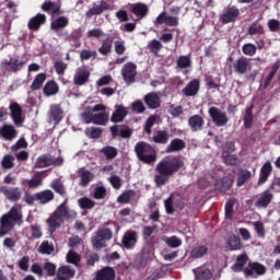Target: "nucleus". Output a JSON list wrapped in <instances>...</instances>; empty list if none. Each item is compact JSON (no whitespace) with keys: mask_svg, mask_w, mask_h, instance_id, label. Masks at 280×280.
Instances as JSON below:
<instances>
[{"mask_svg":"<svg viewBox=\"0 0 280 280\" xmlns=\"http://www.w3.org/2000/svg\"><path fill=\"white\" fill-rule=\"evenodd\" d=\"M183 162L178 160V158L168 156L165 158L156 165L155 183L156 185H165L167 180H170V176H172L175 172H178L180 167H183Z\"/></svg>","mask_w":280,"mask_h":280,"instance_id":"f257e3e1","label":"nucleus"},{"mask_svg":"<svg viewBox=\"0 0 280 280\" xmlns=\"http://www.w3.org/2000/svg\"><path fill=\"white\" fill-rule=\"evenodd\" d=\"M85 124H95L96 126H106L108 124V112L103 104L86 106L81 115Z\"/></svg>","mask_w":280,"mask_h":280,"instance_id":"f03ea898","label":"nucleus"},{"mask_svg":"<svg viewBox=\"0 0 280 280\" xmlns=\"http://www.w3.org/2000/svg\"><path fill=\"white\" fill-rule=\"evenodd\" d=\"M22 220L23 213L21 212V207L11 208V210L0 219V237L8 235L16 224H21Z\"/></svg>","mask_w":280,"mask_h":280,"instance_id":"7ed1b4c3","label":"nucleus"},{"mask_svg":"<svg viewBox=\"0 0 280 280\" xmlns=\"http://www.w3.org/2000/svg\"><path fill=\"white\" fill-rule=\"evenodd\" d=\"M66 218H69V208L66 203H61L47 219L49 233H56V229L65 224Z\"/></svg>","mask_w":280,"mask_h":280,"instance_id":"20e7f679","label":"nucleus"},{"mask_svg":"<svg viewBox=\"0 0 280 280\" xmlns=\"http://www.w3.org/2000/svg\"><path fill=\"white\" fill-rule=\"evenodd\" d=\"M135 152L142 163H154L156 161V151L147 142H138Z\"/></svg>","mask_w":280,"mask_h":280,"instance_id":"39448f33","label":"nucleus"},{"mask_svg":"<svg viewBox=\"0 0 280 280\" xmlns=\"http://www.w3.org/2000/svg\"><path fill=\"white\" fill-rule=\"evenodd\" d=\"M113 240V231L108 229L100 230L94 237H92V246L100 250L106 246V242Z\"/></svg>","mask_w":280,"mask_h":280,"instance_id":"423d86ee","label":"nucleus"},{"mask_svg":"<svg viewBox=\"0 0 280 280\" xmlns=\"http://www.w3.org/2000/svg\"><path fill=\"white\" fill-rule=\"evenodd\" d=\"M209 115L213 121L219 127L226 126L229 124V116L226 113L218 109V107H210Z\"/></svg>","mask_w":280,"mask_h":280,"instance_id":"0eeeda50","label":"nucleus"},{"mask_svg":"<svg viewBox=\"0 0 280 280\" xmlns=\"http://www.w3.org/2000/svg\"><path fill=\"white\" fill-rule=\"evenodd\" d=\"M121 75L126 84H132L137 77V65L133 62H127L121 68Z\"/></svg>","mask_w":280,"mask_h":280,"instance_id":"6e6552de","label":"nucleus"},{"mask_svg":"<svg viewBox=\"0 0 280 280\" xmlns=\"http://www.w3.org/2000/svg\"><path fill=\"white\" fill-rule=\"evenodd\" d=\"M62 163H65V159L60 155L56 159L51 158V155H43L37 159L35 167H49L50 165L60 166Z\"/></svg>","mask_w":280,"mask_h":280,"instance_id":"1a4fd4ad","label":"nucleus"},{"mask_svg":"<svg viewBox=\"0 0 280 280\" xmlns=\"http://www.w3.org/2000/svg\"><path fill=\"white\" fill-rule=\"evenodd\" d=\"M91 77V71L86 66H81L78 68L73 75V82L77 86H82L89 82V78Z\"/></svg>","mask_w":280,"mask_h":280,"instance_id":"9d476101","label":"nucleus"},{"mask_svg":"<svg viewBox=\"0 0 280 280\" xmlns=\"http://www.w3.org/2000/svg\"><path fill=\"white\" fill-rule=\"evenodd\" d=\"M245 277H259L261 275H266V266L259 262H250L244 269Z\"/></svg>","mask_w":280,"mask_h":280,"instance_id":"9b49d317","label":"nucleus"},{"mask_svg":"<svg viewBox=\"0 0 280 280\" xmlns=\"http://www.w3.org/2000/svg\"><path fill=\"white\" fill-rule=\"evenodd\" d=\"M168 25V27H176L178 25V18L175 15H167V13L162 12L158 15L154 21L155 25Z\"/></svg>","mask_w":280,"mask_h":280,"instance_id":"f8f14e48","label":"nucleus"},{"mask_svg":"<svg viewBox=\"0 0 280 280\" xmlns=\"http://www.w3.org/2000/svg\"><path fill=\"white\" fill-rule=\"evenodd\" d=\"M9 110L15 126H21L24 121L23 109L21 108V105H19L18 103H11V105L9 106Z\"/></svg>","mask_w":280,"mask_h":280,"instance_id":"ddd939ff","label":"nucleus"},{"mask_svg":"<svg viewBox=\"0 0 280 280\" xmlns=\"http://www.w3.org/2000/svg\"><path fill=\"white\" fill-rule=\"evenodd\" d=\"M48 121L54 126H58L62 121V108L60 105H51L48 113Z\"/></svg>","mask_w":280,"mask_h":280,"instance_id":"4468645a","label":"nucleus"},{"mask_svg":"<svg viewBox=\"0 0 280 280\" xmlns=\"http://www.w3.org/2000/svg\"><path fill=\"white\" fill-rule=\"evenodd\" d=\"M127 115L128 109L124 107V105H115V110L112 114L110 121H113V124H119L126 119Z\"/></svg>","mask_w":280,"mask_h":280,"instance_id":"2eb2a0df","label":"nucleus"},{"mask_svg":"<svg viewBox=\"0 0 280 280\" xmlns=\"http://www.w3.org/2000/svg\"><path fill=\"white\" fill-rule=\"evenodd\" d=\"M233 67L236 73L243 75V73H246V71L250 70V59L242 57L233 63Z\"/></svg>","mask_w":280,"mask_h":280,"instance_id":"dca6fc26","label":"nucleus"},{"mask_svg":"<svg viewBox=\"0 0 280 280\" xmlns=\"http://www.w3.org/2000/svg\"><path fill=\"white\" fill-rule=\"evenodd\" d=\"M199 91H200V81L192 80L185 86V89L183 90V93L186 95V97H194V95H198Z\"/></svg>","mask_w":280,"mask_h":280,"instance_id":"f3484780","label":"nucleus"},{"mask_svg":"<svg viewBox=\"0 0 280 280\" xmlns=\"http://www.w3.org/2000/svg\"><path fill=\"white\" fill-rule=\"evenodd\" d=\"M137 232L135 231H127L122 237V246L125 248H135L137 244Z\"/></svg>","mask_w":280,"mask_h":280,"instance_id":"a211bd4d","label":"nucleus"},{"mask_svg":"<svg viewBox=\"0 0 280 280\" xmlns=\"http://www.w3.org/2000/svg\"><path fill=\"white\" fill-rule=\"evenodd\" d=\"M75 277V270L71 269L70 266H61L57 271L58 280H69Z\"/></svg>","mask_w":280,"mask_h":280,"instance_id":"6ab92c4d","label":"nucleus"},{"mask_svg":"<svg viewBox=\"0 0 280 280\" xmlns=\"http://www.w3.org/2000/svg\"><path fill=\"white\" fill-rule=\"evenodd\" d=\"M45 21H47L45 14H37L28 21V28L38 32L40 25H44Z\"/></svg>","mask_w":280,"mask_h":280,"instance_id":"aec40b11","label":"nucleus"},{"mask_svg":"<svg viewBox=\"0 0 280 280\" xmlns=\"http://www.w3.org/2000/svg\"><path fill=\"white\" fill-rule=\"evenodd\" d=\"M25 233L28 240H40V237H43V230H40V225L38 224H33L30 228H26Z\"/></svg>","mask_w":280,"mask_h":280,"instance_id":"412c9836","label":"nucleus"},{"mask_svg":"<svg viewBox=\"0 0 280 280\" xmlns=\"http://www.w3.org/2000/svg\"><path fill=\"white\" fill-rule=\"evenodd\" d=\"M130 10L138 19H143L148 14V5L141 2L130 4Z\"/></svg>","mask_w":280,"mask_h":280,"instance_id":"4be33fe9","label":"nucleus"},{"mask_svg":"<svg viewBox=\"0 0 280 280\" xmlns=\"http://www.w3.org/2000/svg\"><path fill=\"white\" fill-rule=\"evenodd\" d=\"M108 10V4L106 2H101L98 4H93V7L85 13L88 19L91 16H95L97 14H102Z\"/></svg>","mask_w":280,"mask_h":280,"instance_id":"5701e85b","label":"nucleus"},{"mask_svg":"<svg viewBox=\"0 0 280 280\" xmlns=\"http://www.w3.org/2000/svg\"><path fill=\"white\" fill-rule=\"evenodd\" d=\"M272 174V163L266 162L260 168V177L258 179L259 185H264L268 180V177Z\"/></svg>","mask_w":280,"mask_h":280,"instance_id":"b1692460","label":"nucleus"},{"mask_svg":"<svg viewBox=\"0 0 280 280\" xmlns=\"http://www.w3.org/2000/svg\"><path fill=\"white\" fill-rule=\"evenodd\" d=\"M192 272H195L197 280H213V273L208 268L200 267L198 269H194Z\"/></svg>","mask_w":280,"mask_h":280,"instance_id":"393cba45","label":"nucleus"},{"mask_svg":"<svg viewBox=\"0 0 280 280\" xmlns=\"http://www.w3.org/2000/svg\"><path fill=\"white\" fill-rule=\"evenodd\" d=\"M0 135L7 141H12V139H14L16 137V129H14V126L4 125L0 129Z\"/></svg>","mask_w":280,"mask_h":280,"instance_id":"a878e982","label":"nucleus"},{"mask_svg":"<svg viewBox=\"0 0 280 280\" xmlns=\"http://www.w3.org/2000/svg\"><path fill=\"white\" fill-rule=\"evenodd\" d=\"M144 102L149 108H159L161 106V97L155 93H149L144 96Z\"/></svg>","mask_w":280,"mask_h":280,"instance_id":"bb28decb","label":"nucleus"},{"mask_svg":"<svg viewBox=\"0 0 280 280\" xmlns=\"http://www.w3.org/2000/svg\"><path fill=\"white\" fill-rule=\"evenodd\" d=\"M237 14H240V11L235 8H230L226 11L223 12L221 15L222 23H233L235 19H237Z\"/></svg>","mask_w":280,"mask_h":280,"instance_id":"cd10ccee","label":"nucleus"},{"mask_svg":"<svg viewBox=\"0 0 280 280\" xmlns=\"http://www.w3.org/2000/svg\"><path fill=\"white\" fill-rule=\"evenodd\" d=\"M188 124L192 132H198V130H202V126H205V120L199 115H195L189 118Z\"/></svg>","mask_w":280,"mask_h":280,"instance_id":"c85d7f7f","label":"nucleus"},{"mask_svg":"<svg viewBox=\"0 0 280 280\" xmlns=\"http://www.w3.org/2000/svg\"><path fill=\"white\" fill-rule=\"evenodd\" d=\"M115 279V270L110 267H105L96 273V280H113Z\"/></svg>","mask_w":280,"mask_h":280,"instance_id":"c756f323","label":"nucleus"},{"mask_svg":"<svg viewBox=\"0 0 280 280\" xmlns=\"http://www.w3.org/2000/svg\"><path fill=\"white\" fill-rule=\"evenodd\" d=\"M226 245L230 250H241L242 241L235 234H231L226 240Z\"/></svg>","mask_w":280,"mask_h":280,"instance_id":"7c9ffc66","label":"nucleus"},{"mask_svg":"<svg viewBox=\"0 0 280 280\" xmlns=\"http://www.w3.org/2000/svg\"><path fill=\"white\" fill-rule=\"evenodd\" d=\"M152 141L154 143L165 144L170 141V131L167 130H158L155 135L152 137Z\"/></svg>","mask_w":280,"mask_h":280,"instance_id":"2f4dec72","label":"nucleus"},{"mask_svg":"<svg viewBox=\"0 0 280 280\" xmlns=\"http://www.w3.org/2000/svg\"><path fill=\"white\" fill-rule=\"evenodd\" d=\"M69 25V19L65 16H59L55 20H52L50 27L55 31L58 32L59 30H65Z\"/></svg>","mask_w":280,"mask_h":280,"instance_id":"473e14b6","label":"nucleus"},{"mask_svg":"<svg viewBox=\"0 0 280 280\" xmlns=\"http://www.w3.org/2000/svg\"><path fill=\"white\" fill-rule=\"evenodd\" d=\"M1 191L5 196V198H8V200L15 201L19 200V198H21V191L19 190V188L2 187Z\"/></svg>","mask_w":280,"mask_h":280,"instance_id":"72a5a7b5","label":"nucleus"},{"mask_svg":"<svg viewBox=\"0 0 280 280\" xmlns=\"http://www.w3.org/2000/svg\"><path fill=\"white\" fill-rule=\"evenodd\" d=\"M35 200H38L42 205H47L50 200H54V191L44 190L35 194Z\"/></svg>","mask_w":280,"mask_h":280,"instance_id":"f704fd0d","label":"nucleus"},{"mask_svg":"<svg viewBox=\"0 0 280 280\" xmlns=\"http://www.w3.org/2000/svg\"><path fill=\"white\" fill-rule=\"evenodd\" d=\"M271 201H272V194H270V191H265L260 195V197L256 201V207L261 209L264 207L269 206Z\"/></svg>","mask_w":280,"mask_h":280,"instance_id":"c9c22d12","label":"nucleus"},{"mask_svg":"<svg viewBox=\"0 0 280 280\" xmlns=\"http://www.w3.org/2000/svg\"><path fill=\"white\" fill-rule=\"evenodd\" d=\"M113 137H121L122 139H128L132 137V130L130 129H119L117 126L110 128Z\"/></svg>","mask_w":280,"mask_h":280,"instance_id":"e433bc0d","label":"nucleus"},{"mask_svg":"<svg viewBox=\"0 0 280 280\" xmlns=\"http://www.w3.org/2000/svg\"><path fill=\"white\" fill-rule=\"evenodd\" d=\"M253 174L248 170H241L237 174V187H242V185H245L247 180H250V177Z\"/></svg>","mask_w":280,"mask_h":280,"instance_id":"4c0bfd02","label":"nucleus"},{"mask_svg":"<svg viewBox=\"0 0 280 280\" xmlns=\"http://www.w3.org/2000/svg\"><path fill=\"white\" fill-rule=\"evenodd\" d=\"M59 91L58 83L56 81H48L44 86V93L48 97L56 95Z\"/></svg>","mask_w":280,"mask_h":280,"instance_id":"58836bf2","label":"nucleus"},{"mask_svg":"<svg viewBox=\"0 0 280 280\" xmlns=\"http://www.w3.org/2000/svg\"><path fill=\"white\" fill-rule=\"evenodd\" d=\"M166 150L167 152H178L180 150H185V141L182 139H174L171 141Z\"/></svg>","mask_w":280,"mask_h":280,"instance_id":"ea45409f","label":"nucleus"},{"mask_svg":"<svg viewBox=\"0 0 280 280\" xmlns=\"http://www.w3.org/2000/svg\"><path fill=\"white\" fill-rule=\"evenodd\" d=\"M45 80H47V74L45 73L37 74L31 85L32 91H38V89H40L43 84H45Z\"/></svg>","mask_w":280,"mask_h":280,"instance_id":"a19ab883","label":"nucleus"},{"mask_svg":"<svg viewBox=\"0 0 280 280\" xmlns=\"http://www.w3.org/2000/svg\"><path fill=\"white\" fill-rule=\"evenodd\" d=\"M80 185L81 187H86L89 185V183H91V180H93V178H95V175H93V173L89 172V171H81L80 172Z\"/></svg>","mask_w":280,"mask_h":280,"instance_id":"79ce46f5","label":"nucleus"},{"mask_svg":"<svg viewBox=\"0 0 280 280\" xmlns=\"http://www.w3.org/2000/svg\"><path fill=\"white\" fill-rule=\"evenodd\" d=\"M246 261H248V256H246V254L238 256L236 262L232 266V270H234V272H240V270L246 266Z\"/></svg>","mask_w":280,"mask_h":280,"instance_id":"37998d69","label":"nucleus"},{"mask_svg":"<svg viewBox=\"0 0 280 280\" xmlns=\"http://www.w3.org/2000/svg\"><path fill=\"white\" fill-rule=\"evenodd\" d=\"M86 36L89 38H97V40H104L106 38V33L102 28H92L88 31Z\"/></svg>","mask_w":280,"mask_h":280,"instance_id":"c03bdc74","label":"nucleus"},{"mask_svg":"<svg viewBox=\"0 0 280 280\" xmlns=\"http://www.w3.org/2000/svg\"><path fill=\"white\" fill-rule=\"evenodd\" d=\"M163 242H165V244H167L170 248H178L183 244V241L176 236H171V237L164 236Z\"/></svg>","mask_w":280,"mask_h":280,"instance_id":"a18cd8bd","label":"nucleus"},{"mask_svg":"<svg viewBox=\"0 0 280 280\" xmlns=\"http://www.w3.org/2000/svg\"><path fill=\"white\" fill-rule=\"evenodd\" d=\"M102 154H104V156H106V159H108L109 161H112V159H115L118 154V151L115 147H104L101 150Z\"/></svg>","mask_w":280,"mask_h":280,"instance_id":"49530a36","label":"nucleus"},{"mask_svg":"<svg viewBox=\"0 0 280 280\" xmlns=\"http://www.w3.org/2000/svg\"><path fill=\"white\" fill-rule=\"evenodd\" d=\"M38 253H42V255H51V253H54V245L44 241L38 247Z\"/></svg>","mask_w":280,"mask_h":280,"instance_id":"de8ad7c7","label":"nucleus"},{"mask_svg":"<svg viewBox=\"0 0 280 280\" xmlns=\"http://www.w3.org/2000/svg\"><path fill=\"white\" fill-rule=\"evenodd\" d=\"M78 205L81 209H93V207H95V201L89 197H83L78 200Z\"/></svg>","mask_w":280,"mask_h":280,"instance_id":"09e8293b","label":"nucleus"},{"mask_svg":"<svg viewBox=\"0 0 280 280\" xmlns=\"http://www.w3.org/2000/svg\"><path fill=\"white\" fill-rule=\"evenodd\" d=\"M207 250L206 246H198L191 250L190 256L192 259H200V257H205V255H207Z\"/></svg>","mask_w":280,"mask_h":280,"instance_id":"8fccbe9b","label":"nucleus"},{"mask_svg":"<svg viewBox=\"0 0 280 280\" xmlns=\"http://www.w3.org/2000/svg\"><path fill=\"white\" fill-rule=\"evenodd\" d=\"M44 12H48V14H57L58 10H60V5L55 4L52 2H45L42 5Z\"/></svg>","mask_w":280,"mask_h":280,"instance_id":"3c124183","label":"nucleus"},{"mask_svg":"<svg viewBox=\"0 0 280 280\" xmlns=\"http://www.w3.org/2000/svg\"><path fill=\"white\" fill-rule=\"evenodd\" d=\"M279 67H280V61H277L270 73L268 74V77L265 80V89H268V86H270V83L272 82V78H275V74L277 73V71H279Z\"/></svg>","mask_w":280,"mask_h":280,"instance_id":"603ef678","label":"nucleus"},{"mask_svg":"<svg viewBox=\"0 0 280 280\" xmlns=\"http://www.w3.org/2000/svg\"><path fill=\"white\" fill-rule=\"evenodd\" d=\"M24 185H28L30 189H36V187H40L43 185V178L40 177H33L31 179H25Z\"/></svg>","mask_w":280,"mask_h":280,"instance_id":"864d4df0","label":"nucleus"},{"mask_svg":"<svg viewBox=\"0 0 280 280\" xmlns=\"http://www.w3.org/2000/svg\"><path fill=\"white\" fill-rule=\"evenodd\" d=\"M177 67L179 69H188V67H191V58L189 56H180L177 59Z\"/></svg>","mask_w":280,"mask_h":280,"instance_id":"5fc2aeb1","label":"nucleus"},{"mask_svg":"<svg viewBox=\"0 0 280 280\" xmlns=\"http://www.w3.org/2000/svg\"><path fill=\"white\" fill-rule=\"evenodd\" d=\"M148 49H150V51L152 54H159V51H161V49H163V44H161L159 40L156 39H152L151 42H149L148 44Z\"/></svg>","mask_w":280,"mask_h":280,"instance_id":"6e6d98bb","label":"nucleus"},{"mask_svg":"<svg viewBox=\"0 0 280 280\" xmlns=\"http://www.w3.org/2000/svg\"><path fill=\"white\" fill-rule=\"evenodd\" d=\"M95 200H102L106 198V188L104 186H96L93 192Z\"/></svg>","mask_w":280,"mask_h":280,"instance_id":"4d7b16f0","label":"nucleus"},{"mask_svg":"<svg viewBox=\"0 0 280 280\" xmlns=\"http://www.w3.org/2000/svg\"><path fill=\"white\" fill-rule=\"evenodd\" d=\"M85 135L90 139H98V137H101V135H102V129L95 128V127H91V128H88L85 130Z\"/></svg>","mask_w":280,"mask_h":280,"instance_id":"13d9d810","label":"nucleus"},{"mask_svg":"<svg viewBox=\"0 0 280 280\" xmlns=\"http://www.w3.org/2000/svg\"><path fill=\"white\" fill-rule=\"evenodd\" d=\"M50 187L57 194H60V196H65V194H66L65 186L62 185V183H60V180H58V179L52 180Z\"/></svg>","mask_w":280,"mask_h":280,"instance_id":"bf43d9fd","label":"nucleus"},{"mask_svg":"<svg viewBox=\"0 0 280 280\" xmlns=\"http://www.w3.org/2000/svg\"><path fill=\"white\" fill-rule=\"evenodd\" d=\"M1 165L2 167H4V170H10L11 167H14V156L4 155L1 161Z\"/></svg>","mask_w":280,"mask_h":280,"instance_id":"052dcab7","label":"nucleus"},{"mask_svg":"<svg viewBox=\"0 0 280 280\" xmlns=\"http://www.w3.org/2000/svg\"><path fill=\"white\" fill-rule=\"evenodd\" d=\"M235 205V200H229L225 203V218L226 220L233 219V207Z\"/></svg>","mask_w":280,"mask_h":280,"instance_id":"680f3d73","label":"nucleus"},{"mask_svg":"<svg viewBox=\"0 0 280 280\" xmlns=\"http://www.w3.org/2000/svg\"><path fill=\"white\" fill-rule=\"evenodd\" d=\"M243 54H245V56H255V54H257V46L254 44H245L243 46Z\"/></svg>","mask_w":280,"mask_h":280,"instance_id":"e2e57ef3","label":"nucleus"},{"mask_svg":"<svg viewBox=\"0 0 280 280\" xmlns=\"http://www.w3.org/2000/svg\"><path fill=\"white\" fill-rule=\"evenodd\" d=\"M154 124H156V116H150L147 119L145 126H144V131L147 135H151L152 133V126H154Z\"/></svg>","mask_w":280,"mask_h":280,"instance_id":"0e129e2a","label":"nucleus"},{"mask_svg":"<svg viewBox=\"0 0 280 280\" xmlns=\"http://www.w3.org/2000/svg\"><path fill=\"white\" fill-rule=\"evenodd\" d=\"M97 51L95 50H82L80 52L81 60H91V58H96Z\"/></svg>","mask_w":280,"mask_h":280,"instance_id":"69168bd1","label":"nucleus"},{"mask_svg":"<svg viewBox=\"0 0 280 280\" xmlns=\"http://www.w3.org/2000/svg\"><path fill=\"white\" fill-rule=\"evenodd\" d=\"M54 67L58 75H65V71H67V63L62 61H56Z\"/></svg>","mask_w":280,"mask_h":280,"instance_id":"338daca9","label":"nucleus"},{"mask_svg":"<svg viewBox=\"0 0 280 280\" xmlns=\"http://www.w3.org/2000/svg\"><path fill=\"white\" fill-rule=\"evenodd\" d=\"M248 34H250V36H255V34H264V26L259 24H253L248 28Z\"/></svg>","mask_w":280,"mask_h":280,"instance_id":"774afa93","label":"nucleus"}]
</instances>
